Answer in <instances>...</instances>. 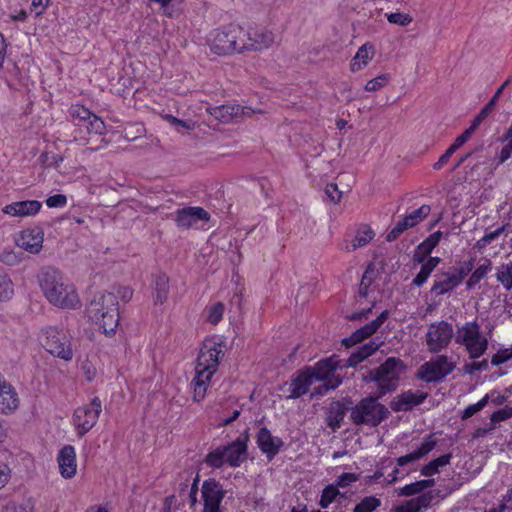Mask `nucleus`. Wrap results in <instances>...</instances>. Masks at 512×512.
<instances>
[{
	"label": "nucleus",
	"instance_id": "nucleus-1",
	"mask_svg": "<svg viewBox=\"0 0 512 512\" xmlns=\"http://www.w3.org/2000/svg\"><path fill=\"white\" fill-rule=\"evenodd\" d=\"M39 287L46 300L53 306L74 310L81 301L74 284L56 267H42L37 274Z\"/></svg>",
	"mask_w": 512,
	"mask_h": 512
},
{
	"label": "nucleus",
	"instance_id": "nucleus-2",
	"mask_svg": "<svg viewBox=\"0 0 512 512\" xmlns=\"http://www.w3.org/2000/svg\"><path fill=\"white\" fill-rule=\"evenodd\" d=\"M223 344V337L219 335L206 338L203 342L197 358L195 376L191 381L193 399L196 402H200L205 397L211 378L218 369Z\"/></svg>",
	"mask_w": 512,
	"mask_h": 512
},
{
	"label": "nucleus",
	"instance_id": "nucleus-3",
	"mask_svg": "<svg viewBox=\"0 0 512 512\" xmlns=\"http://www.w3.org/2000/svg\"><path fill=\"white\" fill-rule=\"evenodd\" d=\"M118 296L111 292L94 295L86 307L88 318L106 335H113L119 324Z\"/></svg>",
	"mask_w": 512,
	"mask_h": 512
},
{
	"label": "nucleus",
	"instance_id": "nucleus-4",
	"mask_svg": "<svg viewBox=\"0 0 512 512\" xmlns=\"http://www.w3.org/2000/svg\"><path fill=\"white\" fill-rule=\"evenodd\" d=\"M388 408L378 402L377 397H366L361 399L351 408L350 419L357 426L366 425L369 427L378 426L389 416Z\"/></svg>",
	"mask_w": 512,
	"mask_h": 512
},
{
	"label": "nucleus",
	"instance_id": "nucleus-5",
	"mask_svg": "<svg viewBox=\"0 0 512 512\" xmlns=\"http://www.w3.org/2000/svg\"><path fill=\"white\" fill-rule=\"evenodd\" d=\"M455 342L465 348L470 359L480 358L488 348V340L476 320L457 326Z\"/></svg>",
	"mask_w": 512,
	"mask_h": 512
},
{
	"label": "nucleus",
	"instance_id": "nucleus-6",
	"mask_svg": "<svg viewBox=\"0 0 512 512\" xmlns=\"http://www.w3.org/2000/svg\"><path fill=\"white\" fill-rule=\"evenodd\" d=\"M40 342L43 348L54 357L64 361H71L74 353L69 335L55 326H48L42 329Z\"/></svg>",
	"mask_w": 512,
	"mask_h": 512
},
{
	"label": "nucleus",
	"instance_id": "nucleus-7",
	"mask_svg": "<svg viewBox=\"0 0 512 512\" xmlns=\"http://www.w3.org/2000/svg\"><path fill=\"white\" fill-rule=\"evenodd\" d=\"M403 361L396 357H389L378 368L369 370L365 379H370L377 383L380 389V396L387 392L394 391L397 388V382L402 368Z\"/></svg>",
	"mask_w": 512,
	"mask_h": 512
},
{
	"label": "nucleus",
	"instance_id": "nucleus-8",
	"mask_svg": "<svg viewBox=\"0 0 512 512\" xmlns=\"http://www.w3.org/2000/svg\"><path fill=\"white\" fill-rule=\"evenodd\" d=\"M101 412L102 401L98 396L74 410L72 424L78 437L86 435L97 424Z\"/></svg>",
	"mask_w": 512,
	"mask_h": 512
},
{
	"label": "nucleus",
	"instance_id": "nucleus-9",
	"mask_svg": "<svg viewBox=\"0 0 512 512\" xmlns=\"http://www.w3.org/2000/svg\"><path fill=\"white\" fill-rule=\"evenodd\" d=\"M416 494L420 495L397 506L395 512H422L427 510L434 499V493L433 491L423 492L420 480L405 485L399 491L400 496H412Z\"/></svg>",
	"mask_w": 512,
	"mask_h": 512
},
{
	"label": "nucleus",
	"instance_id": "nucleus-10",
	"mask_svg": "<svg viewBox=\"0 0 512 512\" xmlns=\"http://www.w3.org/2000/svg\"><path fill=\"white\" fill-rule=\"evenodd\" d=\"M454 336V330L451 323L447 321H438L431 323L426 332V345L432 353H438L448 347Z\"/></svg>",
	"mask_w": 512,
	"mask_h": 512
},
{
	"label": "nucleus",
	"instance_id": "nucleus-11",
	"mask_svg": "<svg viewBox=\"0 0 512 512\" xmlns=\"http://www.w3.org/2000/svg\"><path fill=\"white\" fill-rule=\"evenodd\" d=\"M455 364L445 355H439L425 362L417 371L416 377L425 382H437L453 372Z\"/></svg>",
	"mask_w": 512,
	"mask_h": 512
},
{
	"label": "nucleus",
	"instance_id": "nucleus-12",
	"mask_svg": "<svg viewBox=\"0 0 512 512\" xmlns=\"http://www.w3.org/2000/svg\"><path fill=\"white\" fill-rule=\"evenodd\" d=\"M342 368V360L337 355L321 359L314 366L306 367L307 370H310L309 374H312L313 381H328L332 378H341L335 372Z\"/></svg>",
	"mask_w": 512,
	"mask_h": 512
},
{
	"label": "nucleus",
	"instance_id": "nucleus-13",
	"mask_svg": "<svg viewBox=\"0 0 512 512\" xmlns=\"http://www.w3.org/2000/svg\"><path fill=\"white\" fill-rule=\"evenodd\" d=\"M224 497V491L219 482L208 479L202 485V498L204 502L203 512H221L220 504Z\"/></svg>",
	"mask_w": 512,
	"mask_h": 512
},
{
	"label": "nucleus",
	"instance_id": "nucleus-14",
	"mask_svg": "<svg viewBox=\"0 0 512 512\" xmlns=\"http://www.w3.org/2000/svg\"><path fill=\"white\" fill-rule=\"evenodd\" d=\"M388 316L389 311L384 310L376 319L357 329L350 337L343 339V344L346 347H350L362 342L366 338H369L384 324V322L388 319Z\"/></svg>",
	"mask_w": 512,
	"mask_h": 512
},
{
	"label": "nucleus",
	"instance_id": "nucleus-15",
	"mask_svg": "<svg viewBox=\"0 0 512 512\" xmlns=\"http://www.w3.org/2000/svg\"><path fill=\"white\" fill-rule=\"evenodd\" d=\"M176 225L182 229H188L200 221H208V212L201 207H185L175 212Z\"/></svg>",
	"mask_w": 512,
	"mask_h": 512
},
{
	"label": "nucleus",
	"instance_id": "nucleus-16",
	"mask_svg": "<svg viewBox=\"0 0 512 512\" xmlns=\"http://www.w3.org/2000/svg\"><path fill=\"white\" fill-rule=\"evenodd\" d=\"M43 241L44 233L38 227L21 231L16 239V243L20 248L32 254H38L41 251Z\"/></svg>",
	"mask_w": 512,
	"mask_h": 512
},
{
	"label": "nucleus",
	"instance_id": "nucleus-17",
	"mask_svg": "<svg viewBox=\"0 0 512 512\" xmlns=\"http://www.w3.org/2000/svg\"><path fill=\"white\" fill-rule=\"evenodd\" d=\"M248 38L249 31L244 30L239 24H229L226 30V42L231 52L242 53L248 51Z\"/></svg>",
	"mask_w": 512,
	"mask_h": 512
},
{
	"label": "nucleus",
	"instance_id": "nucleus-18",
	"mask_svg": "<svg viewBox=\"0 0 512 512\" xmlns=\"http://www.w3.org/2000/svg\"><path fill=\"white\" fill-rule=\"evenodd\" d=\"M247 441L248 434L245 431L235 441L226 445V464L238 467L247 459Z\"/></svg>",
	"mask_w": 512,
	"mask_h": 512
},
{
	"label": "nucleus",
	"instance_id": "nucleus-19",
	"mask_svg": "<svg viewBox=\"0 0 512 512\" xmlns=\"http://www.w3.org/2000/svg\"><path fill=\"white\" fill-rule=\"evenodd\" d=\"M19 406V397L15 388L0 373V413L11 414Z\"/></svg>",
	"mask_w": 512,
	"mask_h": 512
},
{
	"label": "nucleus",
	"instance_id": "nucleus-20",
	"mask_svg": "<svg viewBox=\"0 0 512 512\" xmlns=\"http://www.w3.org/2000/svg\"><path fill=\"white\" fill-rule=\"evenodd\" d=\"M257 444L259 449L271 460L279 453L284 443L279 437L273 436L266 427H262L257 434Z\"/></svg>",
	"mask_w": 512,
	"mask_h": 512
},
{
	"label": "nucleus",
	"instance_id": "nucleus-21",
	"mask_svg": "<svg viewBox=\"0 0 512 512\" xmlns=\"http://www.w3.org/2000/svg\"><path fill=\"white\" fill-rule=\"evenodd\" d=\"M428 394L425 392L411 390L403 392L394 401L391 402V408L395 412H406L412 410L415 406L425 401Z\"/></svg>",
	"mask_w": 512,
	"mask_h": 512
},
{
	"label": "nucleus",
	"instance_id": "nucleus-22",
	"mask_svg": "<svg viewBox=\"0 0 512 512\" xmlns=\"http://www.w3.org/2000/svg\"><path fill=\"white\" fill-rule=\"evenodd\" d=\"M310 370L306 367L300 371H297L292 375L289 387L290 394L287 396L289 399H296L306 394L309 391L310 386L313 384L312 374H309Z\"/></svg>",
	"mask_w": 512,
	"mask_h": 512
},
{
	"label": "nucleus",
	"instance_id": "nucleus-23",
	"mask_svg": "<svg viewBox=\"0 0 512 512\" xmlns=\"http://www.w3.org/2000/svg\"><path fill=\"white\" fill-rule=\"evenodd\" d=\"M232 282L235 284V293L230 300L229 320L233 326H238L242 319V291L241 278L233 268Z\"/></svg>",
	"mask_w": 512,
	"mask_h": 512
},
{
	"label": "nucleus",
	"instance_id": "nucleus-24",
	"mask_svg": "<svg viewBox=\"0 0 512 512\" xmlns=\"http://www.w3.org/2000/svg\"><path fill=\"white\" fill-rule=\"evenodd\" d=\"M275 36L272 31L259 27L249 30L248 51H262L268 49L274 43Z\"/></svg>",
	"mask_w": 512,
	"mask_h": 512
},
{
	"label": "nucleus",
	"instance_id": "nucleus-25",
	"mask_svg": "<svg viewBox=\"0 0 512 512\" xmlns=\"http://www.w3.org/2000/svg\"><path fill=\"white\" fill-rule=\"evenodd\" d=\"M42 207L38 200L17 201L6 205L2 211L14 217H26L36 215Z\"/></svg>",
	"mask_w": 512,
	"mask_h": 512
},
{
	"label": "nucleus",
	"instance_id": "nucleus-26",
	"mask_svg": "<svg viewBox=\"0 0 512 512\" xmlns=\"http://www.w3.org/2000/svg\"><path fill=\"white\" fill-rule=\"evenodd\" d=\"M58 464L62 477L70 479L75 476L76 452L72 445H66L59 451Z\"/></svg>",
	"mask_w": 512,
	"mask_h": 512
},
{
	"label": "nucleus",
	"instance_id": "nucleus-27",
	"mask_svg": "<svg viewBox=\"0 0 512 512\" xmlns=\"http://www.w3.org/2000/svg\"><path fill=\"white\" fill-rule=\"evenodd\" d=\"M434 277V283L430 292L435 296H442L444 294L451 293L456 287L460 285L450 270L445 272H438Z\"/></svg>",
	"mask_w": 512,
	"mask_h": 512
},
{
	"label": "nucleus",
	"instance_id": "nucleus-28",
	"mask_svg": "<svg viewBox=\"0 0 512 512\" xmlns=\"http://www.w3.org/2000/svg\"><path fill=\"white\" fill-rule=\"evenodd\" d=\"M442 237V232L436 231L429 235L422 243H420L413 254V261L415 263L424 262L431 254L433 249L438 245Z\"/></svg>",
	"mask_w": 512,
	"mask_h": 512
},
{
	"label": "nucleus",
	"instance_id": "nucleus-29",
	"mask_svg": "<svg viewBox=\"0 0 512 512\" xmlns=\"http://www.w3.org/2000/svg\"><path fill=\"white\" fill-rule=\"evenodd\" d=\"M347 409L348 408L340 401H335L330 404L326 422L332 430L335 431L341 427Z\"/></svg>",
	"mask_w": 512,
	"mask_h": 512
},
{
	"label": "nucleus",
	"instance_id": "nucleus-30",
	"mask_svg": "<svg viewBox=\"0 0 512 512\" xmlns=\"http://www.w3.org/2000/svg\"><path fill=\"white\" fill-rule=\"evenodd\" d=\"M154 303L162 305L168 300L170 285L169 278L164 273H159L154 278Z\"/></svg>",
	"mask_w": 512,
	"mask_h": 512
},
{
	"label": "nucleus",
	"instance_id": "nucleus-31",
	"mask_svg": "<svg viewBox=\"0 0 512 512\" xmlns=\"http://www.w3.org/2000/svg\"><path fill=\"white\" fill-rule=\"evenodd\" d=\"M374 55L373 45L366 43L363 44L357 51L356 55L351 61V70L357 72L362 70Z\"/></svg>",
	"mask_w": 512,
	"mask_h": 512
},
{
	"label": "nucleus",
	"instance_id": "nucleus-32",
	"mask_svg": "<svg viewBox=\"0 0 512 512\" xmlns=\"http://www.w3.org/2000/svg\"><path fill=\"white\" fill-rule=\"evenodd\" d=\"M440 261L441 259L439 257H429L427 260L422 262L421 269L412 280V284L417 287L422 286L427 281L437 265L440 263Z\"/></svg>",
	"mask_w": 512,
	"mask_h": 512
},
{
	"label": "nucleus",
	"instance_id": "nucleus-33",
	"mask_svg": "<svg viewBox=\"0 0 512 512\" xmlns=\"http://www.w3.org/2000/svg\"><path fill=\"white\" fill-rule=\"evenodd\" d=\"M452 458V454H444L432 461H430L428 464L424 465L421 468V474L423 476L429 477L439 472L440 467H444L450 463V460Z\"/></svg>",
	"mask_w": 512,
	"mask_h": 512
},
{
	"label": "nucleus",
	"instance_id": "nucleus-34",
	"mask_svg": "<svg viewBox=\"0 0 512 512\" xmlns=\"http://www.w3.org/2000/svg\"><path fill=\"white\" fill-rule=\"evenodd\" d=\"M224 304L221 301L208 304L204 310L205 321L217 325L223 317Z\"/></svg>",
	"mask_w": 512,
	"mask_h": 512
},
{
	"label": "nucleus",
	"instance_id": "nucleus-35",
	"mask_svg": "<svg viewBox=\"0 0 512 512\" xmlns=\"http://www.w3.org/2000/svg\"><path fill=\"white\" fill-rule=\"evenodd\" d=\"M492 262L489 259H485L484 262L479 265L471 274L466 282L467 289L470 290L475 287L491 270Z\"/></svg>",
	"mask_w": 512,
	"mask_h": 512
},
{
	"label": "nucleus",
	"instance_id": "nucleus-36",
	"mask_svg": "<svg viewBox=\"0 0 512 512\" xmlns=\"http://www.w3.org/2000/svg\"><path fill=\"white\" fill-rule=\"evenodd\" d=\"M508 80L505 81L495 92L493 97L489 100V102L480 110V112L475 116L474 120L478 123H482V121L493 111L496 102L500 95L502 94L504 88L508 85Z\"/></svg>",
	"mask_w": 512,
	"mask_h": 512
},
{
	"label": "nucleus",
	"instance_id": "nucleus-37",
	"mask_svg": "<svg viewBox=\"0 0 512 512\" xmlns=\"http://www.w3.org/2000/svg\"><path fill=\"white\" fill-rule=\"evenodd\" d=\"M376 276V270L373 264H369L362 276L359 284V295L366 298L369 293V287L374 282Z\"/></svg>",
	"mask_w": 512,
	"mask_h": 512
},
{
	"label": "nucleus",
	"instance_id": "nucleus-38",
	"mask_svg": "<svg viewBox=\"0 0 512 512\" xmlns=\"http://www.w3.org/2000/svg\"><path fill=\"white\" fill-rule=\"evenodd\" d=\"M254 110L249 107H242L237 104L226 105V114L230 116V120L233 122H239L246 117H251Z\"/></svg>",
	"mask_w": 512,
	"mask_h": 512
},
{
	"label": "nucleus",
	"instance_id": "nucleus-39",
	"mask_svg": "<svg viewBox=\"0 0 512 512\" xmlns=\"http://www.w3.org/2000/svg\"><path fill=\"white\" fill-rule=\"evenodd\" d=\"M496 279L507 291L512 289V262L502 264L497 268Z\"/></svg>",
	"mask_w": 512,
	"mask_h": 512
},
{
	"label": "nucleus",
	"instance_id": "nucleus-40",
	"mask_svg": "<svg viewBox=\"0 0 512 512\" xmlns=\"http://www.w3.org/2000/svg\"><path fill=\"white\" fill-rule=\"evenodd\" d=\"M205 463L213 468H220L224 465V445L213 448L205 458Z\"/></svg>",
	"mask_w": 512,
	"mask_h": 512
},
{
	"label": "nucleus",
	"instance_id": "nucleus-41",
	"mask_svg": "<svg viewBox=\"0 0 512 512\" xmlns=\"http://www.w3.org/2000/svg\"><path fill=\"white\" fill-rule=\"evenodd\" d=\"M337 496H342L338 487L334 484H330L326 486L321 494L319 505L321 508H327L334 500H336Z\"/></svg>",
	"mask_w": 512,
	"mask_h": 512
},
{
	"label": "nucleus",
	"instance_id": "nucleus-42",
	"mask_svg": "<svg viewBox=\"0 0 512 512\" xmlns=\"http://www.w3.org/2000/svg\"><path fill=\"white\" fill-rule=\"evenodd\" d=\"M381 506V500L375 496L364 497L353 509V512H373Z\"/></svg>",
	"mask_w": 512,
	"mask_h": 512
},
{
	"label": "nucleus",
	"instance_id": "nucleus-43",
	"mask_svg": "<svg viewBox=\"0 0 512 512\" xmlns=\"http://www.w3.org/2000/svg\"><path fill=\"white\" fill-rule=\"evenodd\" d=\"M69 113L73 119L79 121L78 125H81L82 123L85 125L94 115L89 109L79 104L72 105Z\"/></svg>",
	"mask_w": 512,
	"mask_h": 512
},
{
	"label": "nucleus",
	"instance_id": "nucleus-44",
	"mask_svg": "<svg viewBox=\"0 0 512 512\" xmlns=\"http://www.w3.org/2000/svg\"><path fill=\"white\" fill-rule=\"evenodd\" d=\"M431 212V207L429 205H422L418 209L412 211L410 214H407L405 217L411 224L412 228L422 222Z\"/></svg>",
	"mask_w": 512,
	"mask_h": 512
},
{
	"label": "nucleus",
	"instance_id": "nucleus-45",
	"mask_svg": "<svg viewBox=\"0 0 512 512\" xmlns=\"http://www.w3.org/2000/svg\"><path fill=\"white\" fill-rule=\"evenodd\" d=\"M14 293L13 283L11 279L0 272V301L9 300Z\"/></svg>",
	"mask_w": 512,
	"mask_h": 512
},
{
	"label": "nucleus",
	"instance_id": "nucleus-46",
	"mask_svg": "<svg viewBox=\"0 0 512 512\" xmlns=\"http://www.w3.org/2000/svg\"><path fill=\"white\" fill-rule=\"evenodd\" d=\"M490 394H486L482 399H480L477 403L471 404L466 407L461 415L462 420H466L479 411H481L489 402Z\"/></svg>",
	"mask_w": 512,
	"mask_h": 512
},
{
	"label": "nucleus",
	"instance_id": "nucleus-47",
	"mask_svg": "<svg viewBox=\"0 0 512 512\" xmlns=\"http://www.w3.org/2000/svg\"><path fill=\"white\" fill-rule=\"evenodd\" d=\"M438 441L435 438L434 434L427 435L424 439L421 445L418 447L417 450H415L416 454L419 458L424 457L429 452H431L437 445Z\"/></svg>",
	"mask_w": 512,
	"mask_h": 512
},
{
	"label": "nucleus",
	"instance_id": "nucleus-48",
	"mask_svg": "<svg viewBox=\"0 0 512 512\" xmlns=\"http://www.w3.org/2000/svg\"><path fill=\"white\" fill-rule=\"evenodd\" d=\"M409 228H412V226L407 220V218L404 217L403 219L398 221L396 225L393 227V229L387 234L386 240L388 242L396 240L404 231H406Z\"/></svg>",
	"mask_w": 512,
	"mask_h": 512
},
{
	"label": "nucleus",
	"instance_id": "nucleus-49",
	"mask_svg": "<svg viewBox=\"0 0 512 512\" xmlns=\"http://www.w3.org/2000/svg\"><path fill=\"white\" fill-rule=\"evenodd\" d=\"M389 74H382L377 76L374 79L369 80L365 85V90L369 92L377 91L383 87H385L390 81Z\"/></svg>",
	"mask_w": 512,
	"mask_h": 512
},
{
	"label": "nucleus",
	"instance_id": "nucleus-50",
	"mask_svg": "<svg viewBox=\"0 0 512 512\" xmlns=\"http://www.w3.org/2000/svg\"><path fill=\"white\" fill-rule=\"evenodd\" d=\"M386 17L389 23L402 27L408 26L413 21V18L409 14L402 12L386 14Z\"/></svg>",
	"mask_w": 512,
	"mask_h": 512
},
{
	"label": "nucleus",
	"instance_id": "nucleus-51",
	"mask_svg": "<svg viewBox=\"0 0 512 512\" xmlns=\"http://www.w3.org/2000/svg\"><path fill=\"white\" fill-rule=\"evenodd\" d=\"M474 263L473 260L464 262L460 267L455 268L452 267L449 270L456 277L459 284L465 279V277L473 270Z\"/></svg>",
	"mask_w": 512,
	"mask_h": 512
},
{
	"label": "nucleus",
	"instance_id": "nucleus-52",
	"mask_svg": "<svg viewBox=\"0 0 512 512\" xmlns=\"http://www.w3.org/2000/svg\"><path fill=\"white\" fill-rule=\"evenodd\" d=\"M89 133H94L96 135H102L105 133L106 126L104 121L96 116L95 114L91 119L85 124Z\"/></svg>",
	"mask_w": 512,
	"mask_h": 512
},
{
	"label": "nucleus",
	"instance_id": "nucleus-53",
	"mask_svg": "<svg viewBox=\"0 0 512 512\" xmlns=\"http://www.w3.org/2000/svg\"><path fill=\"white\" fill-rule=\"evenodd\" d=\"M480 123L473 119L469 128H467L461 135H459L453 142V146L458 150L462 147L472 136L474 131L478 128Z\"/></svg>",
	"mask_w": 512,
	"mask_h": 512
},
{
	"label": "nucleus",
	"instance_id": "nucleus-54",
	"mask_svg": "<svg viewBox=\"0 0 512 512\" xmlns=\"http://www.w3.org/2000/svg\"><path fill=\"white\" fill-rule=\"evenodd\" d=\"M341 383V378H332L331 380L323 381L321 385L314 388L313 395L322 396L328 391L336 389Z\"/></svg>",
	"mask_w": 512,
	"mask_h": 512
},
{
	"label": "nucleus",
	"instance_id": "nucleus-55",
	"mask_svg": "<svg viewBox=\"0 0 512 512\" xmlns=\"http://www.w3.org/2000/svg\"><path fill=\"white\" fill-rule=\"evenodd\" d=\"M39 160L45 167L58 168L63 162V157L55 153L45 152L40 155Z\"/></svg>",
	"mask_w": 512,
	"mask_h": 512
},
{
	"label": "nucleus",
	"instance_id": "nucleus-56",
	"mask_svg": "<svg viewBox=\"0 0 512 512\" xmlns=\"http://www.w3.org/2000/svg\"><path fill=\"white\" fill-rule=\"evenodd\" d=\"M512 417V407L505 406L504 408L493 412L490 416V424L496 427V424L506 421Z\"/></svg>",
	"mask_w": 512,
	"mask_h": 512
},
{
	"label": "nucleus",
	"instance_id": "nucleus-57",
	"mask_svg": "<svg viewBox=\"0 0 512 512\" xmlns=\"http://www.w3.org/2000/svg\"><path fill=\"white\" fill-rule=\"evenodd\" d=\"M375 236L371 229L358 233L352 241L353 249L367 245Z\"/></svg>",
	"mask_w": 512,
	"mask_h": 512
},
{
	"label": "nucleus",
	"instance_id": "nucleus-58",
	"mask_svg": "<svg viewBox=\"0 0 512 512\" xmlns=\"http://www.w3.org/2000/svg\"><path fill=\"white\" fill-rule=\"evenodd\" d=\"M359 478H360L359 474L345 472L337 477L335 485L337 487L344 488V487L349 486L351 483L358 481Z\"/></svg>",
	"mask_w": 512,
	"mask_h": 512
},
{
	"label": "nucleus",
	"instance_id": "nucleus-59",
	"mask_svg": "<svg viewBox=\"0 0 512 512\" xmlns=\"http://www.w3.org/2000/svg\"><path fill=\"white\" fill-rule=\"evenodd\" d=\"M512 358V347L510 349H502L495 353L491 358L493 366H499Z\"/></svg>",
	"mask_w": 512,
	"mask_h": 512
},
{
	"label": "nucleus",
	"instance_id": "nucleus-60",
	"mask_svg": "<svg viewBox=\"0 0 512 512\" xmlns=\"http://www.w3.org/2000/svg\"><path fill=\"white\" fill-rule=\"evenodd\" d=\"M508 140V143L502 147L499 155V163H504L512 155V135L508 136V130L503 135V141Z\"/></svg>",
	"mask_w": 512,
	"mask_h": 512
},
{
	"label": "nucleus",
	"instance_id": "nucleus-61",
	"mask_svg": "<svg viewBox=\"0 0 512 512\" xmlns=\"http://www.w3.org/2000/svg\"><path fill=\"white\" fill-rule=\"evenodd\" d=\"M49 208H62L67 204V197L64 194H55L46 199Z\"/></svg>",
	"mask_w": 512,
	"mask_h": 512
},
{
	"label": "nucleus",
	"instance_id": "nucleus-62",
	"mask_svg": "<svg viewBox=\"0 0 512 512\" xmlns=\"http://www.w3.org/2000/svg\"><path fill=\"white\" fill-rule=\"evenodd\" d=\"M465 372L473 374L476 371H486L489 368L488 360L483 359L482 361H473L465 365Z\"/></svg>",
	"mask_w": 512,
	"mask_h": 512
},
{
	"label": "nucleus",
	"instance_id": "nucleus-63",
	"mask_svg": "<svg viewBox=\"0 0 512 512\" xmlns=\"http://www.w3.org/2000/svg\"><path fill=\"white\" fill-rule=\"evenodd\" d=\"M457 149L451 144L447 150L440 156L437 162L433 164L435 170H440L448 161Z\"/></svg>",
	"mask_w": 512,
	"mask_h": 512
},
{
	"label": "nucleus",
	"instance_id": "nucleus-64",
	"mask_svg": "<svg viewBox=\"0 0 512 512\" xmlns=\"http://www.w3.org/2000/svg\"><path fill=\"white\" fill-rule=\"evenodd\" d=\"M325 193L333 203H338L342 196V192L339 191L338 186L334 183H330L326 186Z\"/></svg>",
	"mask_w": 512,
	"mask_h": 512
}]
</instances>
